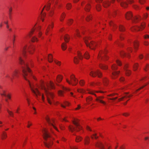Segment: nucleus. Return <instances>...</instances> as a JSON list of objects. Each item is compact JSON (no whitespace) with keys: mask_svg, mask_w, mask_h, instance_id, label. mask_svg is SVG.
Wrapping results in <instances>:
<instances>
[{"mask_svg":"<svg viewBox=\"0 0 149 149\" xmlns=\"http://www.w3.org/2000/svg\"><path fill=\"white\" fill-rule=\"evenodd\" d=\"M19 61L21 65L22 69V75L24 79L28 81L31 90L36 98L38 100L40 98L43 102H45V95H46L48 103L51 104L54 102V95L49 90L54 89L55 87L54 83L50 81L49 82L45 83L42 80L40 81L39 84L34 83L33 81L37 80L36 77L33 74L29 68V64L24 62L19 56Z\"/></svg>","mask_w":149,"mask_h":149,"instance_id":"nucleus-1","label":"nucleus"},{"mask_svg":"<svg viewBox=\"0 0 149 149\" xmlns=\"http://www.w3.org/2000/svg\"><path fill=\"white\" fill-rule=\"evenodd\" d=\"M102 83L99 81H97L96 82H92L90 84L91 86L95 87L96 86H99V90L94 91L91 90H89L88 91V93L94 95L96 97L95 101L97 102L100 103L104 105L106 104V102L104 100V96H97L96 94V93H104L106 91L103 90L104 89V88L102 86Z\"/></svg>","mask_w":149,"mask_h":149,"instance_id":"nucleus-2","label":"nucleus"},{"mask_svg":"<svg viewBox=\"0 0 149 149\" xmlns=\"http://www.w3.org/2000/svg\"><path fill=\"white\" fill-rule=\"evenodd\" d=\"M43 138L45 140L44 142L45 146L50 148L53 144V140L54 138L49 134L47 129L43 128L42 130Z\"/></svg>","mask_w":149,"mask_h":149,"instance_id":"nucleus-3","label":"nucleus"},{"mask_svg":"<svg viewBox=\"0 0 149 149\" xmlns=\"http://www.w3.org/2000/svg\"><path fill=\"white\" fill-rule=\"evenodd\" d=\"M72 123L75 125V127L72 125H69L68 128L70 131L73 133L75 131H76L77 132L81 131L80 133H83L82 127L79 124V120L76 118H74L72 120Z\"/></svg>","mask_w":149,"mask_h":149,"instance_id":"nucleus-4","label":"nucleus"},{"mask_svg":"<svg viewBox=\"0 0 149 149\" xmlns=\"http://www.w3.org/2000/svg\"><path fill=\"white\" fill-rule=\"evenodd\" d=\"M58 3V1L57 0H50L49 2L43 7L41 12V19L42 22L44 21V18L45 17L46 15V14L45 13H42L44 9L45 8L46 10L48 11L50 9L51 4H52L55 5L57 4Z\"/></svg>","mask_w":149,"mask_h":149,"instance_id":"nucleus-5","label":"nucleus"},{"mask_svg":"<svg viewBox=\"0 0 149 149\" xmlns=\"http://www.w3.org/2000/svg\"><path fill=\"white\" fill-rule=\"evenodd\" d=\"M35 51V47L33 45L28 46L25 44L24 45L21 49V52L24 56H25L27 52L30 54H33Z\"/></svg>","mask_w":149,"mask_h":149,"instance_id":"nucleus-6","label":"nucleus"},{"mask_svg":"<svg viewBox=\"0 0 149 149\" xmlns=\"http://www.w3.org/2000/svg\"><path fill=\"white\" fill-rule=\"evenodd\" d=\"M45 119L50 127V130L52 133H54L52 128L58 132H59L56 126L57 125V123L54 119H50L48 116H47L45 117Z\"/></svg>","mask_w":149,"mask_h":149,"instance_id":"nucleus-7","label":"nucleus"},{"mask_svg":"<svg viewBox=\"0 0 149 149\" xmlns=\"http://www.w3.org/2000/svg\"><path fill=\"white\" fill-rule=\"evenodd\" d=\"M91 38L90 37H86L84 38V42L87 47H89L91 49H94L98 46V44L94 41H91L89 42Z\"/></svg>","mask_w":149,"mask_h":149,"instance_id":"nucleus-8","label":"nucleus"},{"mask_svg":"<svg viewBox=\"0 0 149 149\" xmlns=\"http://www.w3.org/2000/svg\"><path fill=\"white\" fill-rule=\"evenodd\" d=\"M41 27L40 25H37L36 24L34 25V27L32 29L31 31L28 35L29 38L33 34L34 32L36 31L38 32V35L39 37H41L42 34V32L40 31Z\"/></svg>","mask_w":149,"mask_h":149,"instance_id":"nucleus-9","label":"nucleus"},{"mask_svg":"<svg viewBox=\"0 0 149 149\" xmlns=\"http://www.w3.org/2000/svg\"><path fill=\"white\" fill-rule=\"evenodd\" d=\"M107 50L105 49L104 50L100 51L98 56V59L99 60L104 61L107 60L109 59L108 57L107 56Z\"/></svg>","mask_w":149,"mask_h":149,"instance_id":"nucleus-10","label":"nucleus"},{"mask_svg":"<svg viewBox=\"0 0 149 149\" xmlns=\"http://www.w3.org/2000/svg\"><path fill=\"white\" fill-rule=\"evenodd\" d=\"M66 80L67 83L73 86H76L78 84V80L73 74L70 76V80L68 78H66Z\"/></svg>","mask_w":149,"mask_h":149,"instance_id":"nucleus-11","label":"nucleus"},{"mask_svg":"<svg viewBox=\"0 0 149 149\" xmlns=\"http://www.w3.org/2000/svg\"><path fill=\"white\" fill-rule=\"evenodd\" d=\"M111 69L113 70L114 71L112 73L111 77L113 79H116L118 77L120 72L119 71H116L118 69V67L115 64H113L112 65Z\"/></svg>","mask_w":149,"mask_h":149,"instance_id":"nucleus-12","label":"nucleus"},{"mask_svg":"<svg viewBox=\"0 0 149 149\" xmlns=\"http://www.w3.org/2000/svg\"><path fill=\"white\" fill-rule=\"evenodd\" d=\"M74 55V62L75 64H78L79 62V60H82L83 58V55L79 50H77L75 52Z\"/></svg>","mask_w":149,"mask_h":149,"instance_id":"nucleus-13","label":"nucleus"},{"mask_svg":"<svg viewBox=\"0 0 149 149\" xmlns=\"http://www.w3.org/2000/svg\"><path fill=\"white\" fill-rule=\"evenodd\" d=\"M147 80V77H143L139 81H137L136 82L134 83L133 84H130L128 85V86L126 87L123 88V87L122 88L121 90H123V89H126L127 88L129 89L130 88V87L132 86V87L136 85H139L141 84L142 83L144 82L145 81ZM120 91H119V92H120Z\"/></svg>","mask_w":149,"mask_h":149,"instance_id":"nucleus-14","label":"nucleus"},{"mask_svg":"<svg viewBox=\"0 0 149 149\" xmlns=\"http://www.w3.org/2000/svg\"><path fill=\"white\" fill-rule=\"evenodd\" d=\"M95 146L100 149H109V147H108L107 144L104 142L98 141L95 143Z\"/></svg>","mask_w":149,"mask_h":149,"instance_id":"nucleus-15","label":"nucleus"},{"mask_svg":"<svg viewBox=\"0 0 149 149\" xmlns=\"http://www.w3.org/2000/svg\"><path fill=\"white\" fill-rule=\"evenodd\" d=\"M132 50L133 49L132 47H128L127 49V53L125 52L124 51H122L120 52V55L122 57H127L130 58V55L129 53L132 52Z\"/></svg>","mask_w":149,"mask_h":149,"instance_id":"nucleus-16","label":"nucleus"},{"mask_svg":"<svg viewBox=\"0 0 149 149\" xmlns=\"http://www.w3.org/2000/svg\"><path fill=\"white\" fill-rule=\"evenodd\" d=\"M146 25V23L144 22H143L141 23L140 26H134L131 28V30L133 31H141L145 28Z\"/></svg>","mask_w":149,"mask_h":149,"instance_id":"nucleus-17","label":"nucleus"},{"mask_svg":"<svg viewBox=\"0 0 149 149\" xmlns=\"http://www.w3.org/2000/svg\"><path fill=\"white\" fill-rule=\"evenodd\" d=\"M90 3V1L86 2V1H83L81 2V5L82 7H84L85 6V10L87 12H89L91 7Z\"/></svg>","mask_w":149,"mask_h":149,"instance_id":"nucleus-18","label":"nucleus"},{"mask_svg":"<svg viewBox=\"0 0 149 149\" xmlns=\"http://www.w3.org/2000/svg\"><path fill=\"white\" fill-rule=\"evenodd\" d=\"M54 27V22H52L50 24H49L47 26L45 32V34L46 36L49 35L50 36H52L51 33L52 30Z\"/></svg>","mask_w":149,"mask_h":149,"instance_id":"nucleus-19","label":"nucleus"},{"mask_svg":"<svg viewBox=\"0 0 149 149\" xmlns=\"http://www.w3.org/2000/svg\"><path fill=\"white\" fill-rule=\"evenodd\" d=\"M89 74L91 76L93 77H96L97 75L99 78H101L102 76V73L98 70H97L96 71H91Z\"/></svg>","mask_w":149,"mask_h":149,"instance_id":"nucleus-20","label":"nucleus"},{"mask_svg":"<svg viewBox=\"0 0 149 149\" xmlns=\"http://www.w3.org/2000/svg\"><path fill=\"white\" fill-rule=\"evenodd\" d=\"M134 2V1L133 0H127V2L124 1L121 2L120 5L122 7L124 8H126L127 7L128 4H131L133 3Z\"/></svg>","mask_w":149,"mask_h":149,"instance_id":"nucleus-21","label":"nucleus"},{"mask_svg":"<svg viewBox=\"0 0 149 149\" xmlns=\"http://www.w3.org/2000/svg\"><path fill=\"white\" fill-rule=\"evenodd\" d=\"M116 95H117V94H111L110 95H108L107 96V99L109 102H110V100H111L112 102H114L115 101V100L117 99L118 98V97L115 96Z\"/></svg>","mask_w":149,"mask_h":149,"instance_id":"nucleus-22","label":"nucleus"},{"mask_svg":"<svg viewBox=\"0 0 149 149\" xmlns=\"http://www.w3.org/2000/svg\"><path fill=\"white\" fill-rule=\"evenodd\" d=\"M123 69L125 71L126 75L127 76H130L131 73L130 70H129V64H125L124 66Z\"/></svg>","mask_w":149,"mask_h":149,"instance_id":"nucleus-23","label":"nucleus"},{"mask_svg":"<svg viewBox=\"0 0 149 149\" xmlns=\"http://www.w3.org/2000/svg\"><path fill=\"white\" fill-rule=\"evenodd\" d=\"M133 96L132 94H129L128 93H127L125 94V95L122 97L121 98H119L118 99L117 102H120L122 100H126L127 98H130Z\"/></svg>","mask_w":149,"mask_h":149,"instance_id":"nucleus-24","label":"nucleus"},{"mask_svg":"<svg viewBox=\"0 0 149 149\" xmlns=\"http://www.w3.org/2000/svg\"><path fill=\"white\" fill-rule=\"evenodd\" d=\"M19 71L17 69H15L12 74V77H13V79L15 77H18L19 76Z\"/></svg>","mask_w":149,"mask_h":149,"instance_id":"nucleus-25","label":"nucleus"},{"mask_svg":"<svg viewBox=\"0 0 149 149\" xmlns=\"http://www.w3.org/2000/svg\"><path fill=\"white\" fill-rule=\"evenodd\" d=\"M109 25L111 29L113 31H114L117 28V26L116 25L115 23L112 21H111L109 22Z\"/></svg>","mask_w":149,"mask_h":149,"instance_id":"nucleus-26","label":"nucleus"},{"mask_svg":"<svg viewBox=\"0 0 149 149\" xmlns=\"http://www.w3.org/2000/svg\"><path fill=\"white\" fill-rule=\"evenodd\" d=\"M132 13L130 11L127 12L125 15V18L128 20L131 19L132 17Z\"/></svg>","mask_w":149,"mask_h":149,"instance_id":"nucleus-27","label":"nucleus"},{"mask_svg":"<svg viewBox=\"0 0 149 149\" xmlns=\"http://www.w3.org/2000/svg\"><path fill=\"white\" fill-rule=\"evenodd\" d=\"M90 139L88 136H86L84 139V143L85 145H88L90 143Z\"/></svg>","mask_w":149,"mask_h":149,"instance_id":"nucleus-28","label":"nucleus"},{"mask_svg":"<svg viewBox=\"0 0 149 149\" xmlns=\"http://www.w3.org/2000/svg\"><path fill=\"white\" fill-rule=\"evenodd\" d=\"M139 45V42L137 40L135 41L133 43L134 47L136 51H137L138 49Z\"/></svg>","mask_w":149,"mask_h":149,"instance_id":"nucleus-29","label":"nucleus"},{"mask_svg":"<svg viewBox=\"0 0 149 149\" xmlns=\"http://www.w3.org/2000/svg\"><path fill=\"white\" fill-rule=\"evenodd\" d=\"M99 66L101 69L103 70H107L108 68V66L103 63L102 62L99 64Z\"/></svg>","mask_w":149,"mask_h":149,"instance_id":"nucleus-30","label":"nucleus"},{"mask_svg":"<svg viewBox=\"0 0 149 149\" xmlns=\"http://www.w3.org/2000/svg\"><path fill=\"white\" fill-rule=\"evenodd\" d=\"M111 2L109 1L105 0L103 3V5L104 8H107L109 7L110 5Z\"/></svg>","mask_w":149,"mask_h":149,"instance_id":"nucleus-31","label":"nucleus"},{"mask_svg":"<svg viewBox=\"0 0 149 149\" xmlns=\"http://www.w3.org/2000/svg\"><path fill=\"white\" fill-rule=\"evenodd\" d=\"M141 17L139 15H136L134 17V20L135 22H139L141 19Z\"/></svg>","mask_w":149,"mask_h":149,"instance_id":"nucleus-32","label":"nucleus"},{"mask_svg":"<svg viewBox=\"0 0 149 149\" xmlns=\"http://www.w3.org/2000/svg\"><path fill=\"white\" fill-rule=\"evenodd\" d=\"M7 137V133L4 131L2 132L1 134V138L2 140H4L6 139Z\"/></svg>","mask_w":149,"mask_h":149,"instance_id":"nucleus-33","label":"nucleus"},{"mask_svg":"<svg viewBox=\"0 0 149 149\" xmlns=\"http://www.w3.org/2000/svg\"><path fill=\"white\" fill-rule=\"evenodd\" d=\"M148 82L146 83V84H145L144 85L141 86V87H140V88H139L138 89H137L135 92H134L133 93L135 94H136L137 93L138 91H139L141 89H143L144 87L146 86L148 84H149V79H148Z\"/></svg>","mask_w":149,"mask_h":149,"instance_id":"nucleus-34","label":"nucleus"},{"mask_svg":"<svg viewBox=\"0 0 149 149\" xmlns=\"http://www.w3.org/2000/svg\"><path fill=\"white\" fill-rule=\"evenodd\" d=\"M102 81L103 84L104 86H107L108 84L109 81L107 78H104L103 79Z\"/></svg>","mask_w":149,"mask_h":149,"instance_id":"nucleus-35","label":"nucleus"},{"mask_svg":"<svg viewBox=\"0 0 149 149\" xmlns=\"http://www.w3.org/2000/svg\"><path fill=\"white\" fill-rule=\"evenodd\" d=\"M63 79V77L60 75H57L56 81L57 82L59 83L61 82Z\"/></svg>","mask_w":149,"mask_h":149,"instance_id":"nucleus-36","label":"nucleus"},{"mask_svg":"<svg viewBox=\"0 0 149 149\" xmlns=\"http://www.w3.org/2000/svg\"><path fill=\"white\" fill-rule=\"evenodd\" d=\"M54 9L52 8L48 13V15L50 17H52L54 14Z\"/></svg>","mask_w":149,"mask_h":149,"instance_id":"nucleus-37","label":"nucleus"},{"mask_svg":"<svg viewBox=\"0 0 149 149\" xmlns=\"http://www.w3.org/2000/svg\"><path fill=\"white\" fill-rule=\"evenodd\" d=\"M83 139V138L79 136H77L75 139V141L77 142H79L81 141Z\"/></svg>","mask_w":149,"mask_h":149,"instance_id":"nucleus-38","label":"nucleus"},{"mask_svg":"<svg viewBox=\"0 0 149 149\" xmlns=\"http://www.w3.org/2000/svg\"><path fill=\"white\" fill-rule=\"evenodd\" d=\"M0 94L2 97H6L7 95L6 91L5 90L2 89L0 92Z\"/></svg>","mask_w":149,"mask_h":149,"instance_id":"nucleus-39","label":"nucleus"},{"mask_svg":"<svg viewBox=\"0 0 149 149\" xmlns=\"http://www.w3.org/2000/svg\"><path fill=\"white\" fill-rule=\"evenodd\" d=\"M93 98L91 96H89L86 98V100L87 104H90Z\"/></svg>","mask_w":149,"mask_h":149,"instance_id":"nucleus-40","label":"nucleus"},{"mask_svg":"<svg viewBox=\"0 0 149 149\" xmlns=\"http://www.w3.org/2000/svg\"><path fill=\"white\" fill-rule=\"evenodd\" d=\"M66 15L65 13H63L61 15L60 17V20L61 22H62L63 21L65 17V16Z\"/></svg>","mask_w":149,"mask_h":149,"instance_id":"nucleus-41","label":"nucleus"},{"mask_svg":"<svg viewBox=\"0 0 149 149\" xmlns=\"http://www.w3.org/2000/svg\"><path fill=\"white\" fill-rule=\"evenodd\" d=\"M70 103L66 101L64 102L63 104H61V105L62 107L65 108V107L69 106Z\"/></svg>","mask_w":149,"mask_h":149,"instance_id":"nucleus-42","label":"nucleus"},{"mask_svg":"<svg viewBox=\"0 0 149 149\" xmlns=\"http://www.w3.org/2000/svg\"><path fill=\"white\" fill-rule=\"evenodd\" d=\"M92 15L91 14H88L86 17V20L87 22H89L92 20Z\"/></svg>","mask_w":149,"mask_h":149,"instance_id":"nucleus-43","label":"nucleus"},{"mask_svg":"<svg viewBox=\"0 0 149 149\" xmlns=\"http://www.w3.org/2000/svg\"><path fill=\"white\" fill-rule=\"evenodd\" d=\"M104 24H105V21H102V22H99L98 23L97 25H96L95 26V27H98L99 26H100L101 27H102V26Z\"/></svg>","mask_w":149,"mask_h":149,"instance_id":"nucleus-44","label":"nucleus"},{"mask_svg":"<svg viewBox=\"0 0 149 149\" xmlns=\"http://www.w3.org/2000/svg\"><path fill=\"white\" fill-rule=\"evenodd\" d=\"M74 37L75 38L76 36L77 37H80V34L79 32V31L78 29H77L75 30V32L74 33Z\"/></svg>","mask_w":149,"mask_h":149,"instance_id":"nucleus-45","label":"nucleus"},{"mask_svg":"<svg viewBox=\"0 0 149 149\" xmlns=\"http://www.w3.org/2000/svg\"><path fill=\"white\" fill-rule=\"evenodd\" d=\"M148 16V14L147 13H144L142 15V19L143 20L146 19Z\"/></svg>","mask_w":149,"mask_h":149,"instance_id":"nucleus-46","label":"nucleus"},{"mask_svg":"<svg viewBox=\"0 0 149 149\" xmlns=\"http://www.w3.org/2000/svg\"><path fill=\"white\" fill-rule=\"evenodd\" d=\"M72 7V4L70 3H68L66 4V8L67 10L70 9Z\"/></svg>","mask_w":149,"mask_h":149,"instance_id":"nucleus-47","label":"nucleus"},{"mask_svg":"<svg viewBox=\"0 0 149 149\" xmlns=\"http://www.w3.org/2000/svg\"><path fill=\"white\" fill-rule=\"evenodd\" d=\"M70 39V36L68 34H66L64 36V40L65 41L67 42H68Z\"/></svg>","mask_w":149,"mask_h":149,"instance_id":"nucleus-48","label":"nucleus"},{"mask_svg":"<svg viewBox=\"0 0 149 149\" xmlns=\"http://www.w3.org/2000/svg\"><path fill=\"white\" fill-rule=\"evenodd\" d=\"M61 48L63 50H65L67 48V45L65 43H63L61 46Z\"/></svg>","mask_w":149,"mask_h":149,"instance_id":"nucleus-49","label":"nucleus"},{"mask_svg":"<svg viewBox=\"0 0 149 149\" xmlns=\"http://www.w3.org/2000/svg\"><path fill=\"white\" fill-rule=\"evenodd\" d=\"M48 61L49 62H52L53 61V57L52 54H49L48 55Z\"/></svg>","mask_w":149,"mask_h":149,"instance_id":"nucleus-50","label":"nucleus"},{"mask_svg":"<svg viewBox=\"0 0 149 149\" xmlns=\"http://www.w3.org/2000/svg\"><path fill=\"white\" fill-rule=\"evenodd\" d=\"M139 66L138 63H135L133 66V70L135 71L137 70Z\"/></svg>","mask_w":149,"mask_h":149,"instance_id":"nucleus-51","label":"nucleus"},{"mask_svg":"<svg viewBox=\"0 0 149 149\" xmlns=\"http://www.w3.org/2000/svg\"><path fill=\"white\" fill-rule=\"evenodd\" d=\"M91 137L92 139H96L98 138V136L96 133H94L91 135Z\"/></svg>","mask_w":149,"mask_h":149,"instance_id":"nucleus-52","label":"nucleus"},{"mask_svg":"<svg viewBox=\"0 0 149 149\" xmlns=\"http://www.w3.org/2000/svg\"><path fill=\"white\" fill-rule=\"evenodd\" d=\"M143 40H148L149 39V35L148 34H145L143 36Z\"/></svg>","mask_w":149,"mask_h":149,"instance_id":"nucleus-53","label":"nucleus"},{"mask_svg":"<svg viewBox=\"0 0 149 149\" xmlns=\"http://www.w3.org/2000/svg\"><path fill=\"white\" fill-rule=\"evenodd\" d=\"M84 58L86 59H88L90 58V55L87 52H86L84 55Z\"/></svg>","mask_w":149,"mask_h":149,"instance_id":"nucleus-54","label":"nucleus"},{"mask_svg":"<svg viewBox=\"0 0 149 149\" xmlns=\"http://www.w3.org/2000/svg\"><path fill=\"white\" fill-rule=\"evenodd\" d=\"M6 110L9 115L11 117H13L14 115L13 112L12 111H10L8 109H7Z\"/></svg>","mask_w":149,"mask_h":149,"instance_id":"nucleus-55","label":"nucleus"},{"mask_svg":"<svg viewBox=\"0 0 149 149\" xmlns=\"http://www.w3.org/2000/svg\"><path fill=\"white\" fill-rule=\"evenodd\" d=\"M73 20L72 19H69L67 22V24L69 25H71L73 23Z\"/></svg>","mask_w":149,"mask_h":149,"instance_id":"nucleus-56","label":"nucleus"},{"mask_svg":"<svg viewBox=\"0 0 149 149\" xmlns=\"http://www.w3.org/2000/svg\"><path fill=\"white\" fill-rule=\"evenodd\" d=\"M119 29L121 31H124L125 30V27L122 25H120L119 26Z\"/></svg>","mask_w":149,"mask_h":149,"instance_id":"nucleus-57","label":"nucleus"},{"mask_svg":"<svg viewBox=\"0 0 149 149\" xmlns=\"http://www.w3.org/2000/svg\"><path fill=\"white\" fill-rule=\"evenodd\" d=\"M2 22L4 24H6V26L7 25H8V20L7 19L6 17L3 18V19L2 20Z\"/></svg>","mask_w":149,"mask_h":149,"instance_id":"nucleus-58","label":"nucleus"},{"mask_svg":"<svg viewBox=\"0 0 149 149\" xmlns=\"http://www.w3.org/2000/svg\"><path fill=\"white\" fill-rule=\"evenodd\" d=\"M116 63L119 66H121L122 65V63L121 61L119 59H117L116 61Z\"/></svg>","mask_w":149,"mask_h":149,"instance_id":"nucleus-59","label":"nucleus"},{"mask_svg":"<svg viewBox=\"0 0 149 149\" xmlns=\"http://www.w3.org/2000/svg\"><path fill=\"white\" fill-rule=\"evenodd\" d=\"M85 83L84 81L83 80H81L79 81V84L80 86H83Z\"/></svg>","mask_w":149,"mask_h":149,"instance_id":"nucleus-60","label":"nucleus"},{"mask_svg":"<svg viewBox=\"0 0 149 149\" xmlns=\"http://www.w3.org/2000/svg\"><path fill=\"white\" fill-rule=\"evenodd\" d=\"M38 40L36 36L33 37L31 39L32 41L33 42H37Z\"/></svg>","mask_w":149,"mask_h":149,"instance_id":"nucleus-61","label":"nucleus"},{"mask_svg":"<svg viewBox=\"0 0 149 149\" xmlns=\"http://www.w3.org/2000/svg\"><path fill=\"white\" fill-rule=\"evenodd\" d=\"M96 9L98 11H99L101 10V6L99 4H97L96 6Z\"/></svg>","mask_w":149,"mask_h":149,"instance_id":"nucleus-62","label":"nucleus"},{"mask_svg":"<svg viewBox=\"0 0 149 149\" xmlns=\"http://www.w3.org/2000/svg\"><path fill=\"white\" fill-rule=\"evenodd\" d=\"M77 91L79 93H84L85 92V91L82 89H78Z\"/></svg>","mask_w":149,"mask_h":149,"instance_id":"nucleus-63","label":"nucleus"},{"mask_svg":"<svg viewBox=\"0 0 149 149\" xmlns=\"http://www.w3.org/2000/svg\"><path fill=\"white\" fill-rule=\"evenodd\" d=\"M144 70L146 71H149V65L148 64H147L145 67L144 68Z\"/></svg>","mask_w":149,"mask_h":149,"instance_id":"nucleus-64","label":"nucleus"}]
</instances>
